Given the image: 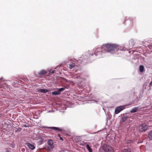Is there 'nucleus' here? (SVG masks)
Here are the masks:
<instances>
[{
	"instance_id": "f257e3e1",
	"label": "nucleus",
	"mask_w": 152,
	"mask_h": 152,
	"mask_svg": "<svg viewBox=\"0 0 152 152\" xmlns=\"http://www.w3.org/2000/svg\"><path fill=\"white\" fill-rule=\"evenodd\" d=\"M118 46L115 44L107 43L103 44L102 48H97L94 49L93 53H90L89 51L86 53L82 62L84 64L91 63L95 59L103 57L106 53H112Z\"/></svg>"
},
{
	"instance_id": "f03ea898",
	"label": "nucleus",
	"mask_w": 152,
	"mask_h": 152,
	"mask_svg": "<svg viewBox=\"0 0 152 152\" xmlns=\"http://www.w3.org/2000/svg\"><path fill=\"white\" fill-rule=\"evenodd\" d=\"M101 148L104 152H114L112 147L109 145L105 144L102 146Z\"/></svg>"
},
{
	"instance_id": "7ed1b4c3",
	"label": "nucleus",
	"mask_w": 152,
	"mask_h": 152,
	"mask_svg": "<svg viewBox=\"0 0 152 152\" xmlns=\"http://www.w3.org/2000/svg\"><path fill=\"white\" fill-rule=\"evenodd\" d=\"M54 142L52 139H50L48 140L47 142L48 145L46 146V148L48 151H50L53 149L54 147Z\"/></svg>"
},
{
	"instance_id": "20e7f679",
	"label": "nucleus",
	"mask_w": 152,
	"mask_h": 152,
	"mask_svg": "<svg viewBox=\"0 0 152 152\" xmlns=\"http://www.w3.org/2000/svg\"><path fill=\"white\" fill-rule=\"evenodd\" d=\"M126 108V106L121 105L116 107L115 110V114H117Z\"/></svg>"
},
{
	"instance_id": "39448f33",
	"label": "nucleus",
	"mask_w": 152,
	"mask_h": 152,
	"mask_svg": "<svg viewBox=\"0 0 152 152\" xmlns=\"http://www.w3.org/2000/svg\"><path fill=\"white\" fill-rule=\"evenodd\" d=\"M127 17H126L124 19L123 23L125 24L126 21H127L128 26L129 28L132 27L133 24V18H129L128 19H127Z\"/></svg>"
},
{
	"instance_id": "423d86ee",
	"label": "nucleus",
	"mask_w": 152,
	"mask_h": 152,
	"mask_svg": "<svg viewBox=\"0 0 152 152\" xmlns=\"http://www.w3.org/2000/svg\"><path fill=\"white\" fill-rule=\"evenodd\" d=\"M134 96L135 99H133L132 102H130V103L128 104L127 105V106H130L133 104H138V102L139 100L141 99V96L140 95L139 98L138 97V96Z\"/></svg>"
},
{
	"instance_id": "0eeeda50",
	"label": "nucleus",
	"mask_w": 152,
	"mask_h": 152,
	"mask_svg": "<svg viewBox=\"0 0 152 152\" xmlns=\"http://www.w3.org/2000/svg\"><path fill=\"white\" fill-rule=\"evenodd\" d=\"M148 128V125L145 124H142L139 126V130L141 132H145L147 130Z\"/></svg>"
},
{
	"instance_id": "6e6552de",
	"label": "nucleus",
	"mask_w": 152,
	"mask_h": 152,
	"mask_svg": "<svg viewBox=\"0 0 152 152\" xmlns=\"http://www.w3.org/2000/svg\"><path fill=\"white\" fill-rule=\"evenodd\" d=\"M2 79H3L2 77H1L0 78V86L5 88H9V87L8 86V85L7 83H5L4 81H2Z\"/></svg>"
},
{
	"instance_id": "1a4fd4ad",
	"label": "nucleus",
	"mask_w": 152,
	"mask_h": 152,
	"mask_svg": "<svg viewBox=\"0 0 152 152\" xmlns=\"http://www.w3.org/2000/svg\"><path fill=\"white\" fill-rule=\"evenodd\" d=\"M48 128L49 129L56 131L57 132H62L63 131H64V129H62L61 128L59 127L52 126L48 127Z\"/></svg>"
},
{
	"instance_id": "9d476101",
	"label": "nucleus",
	"mask_w": 152,
	"mask_h": 152,
	"mask_svg": "<svg viewBox=\"0 0 152 152\" xmlns=\"http://www.w3.org/2000/svg\"><path fill=\"white\" fill-rule=\"evenodd\" d=\"M37 91L41 93H46L50 91V89L39 88L37 89Z\"/></svg>"
},
{
	"instance_id": "9b49d317",
	"label": "nucleus",
	"mask_w": 152,
	"mask_h": 152,
	"mask_svg": "<svg viewBox=\"0 0 152 152\" xmlns=\"http://www.w3.org/2000/svg\"><path fill=\"white\" fill-rule=\"evenodd\" d=\"M18 80H16L15 82H13L11 80H7V81H9L10 82L12 83V85L13 86H17L18 85H21V81H22L21 80H20V81L18 80Z\"/></svg>"
},
{
	"instance_id": "f8f14e48",
	"label": "nucleus",
	"mask_w": 152,
	"mask_h": 152,
	"mask_svg": "<svg viewBox=\"0 0 152 152\" xmlns=\"http://www.w3.org/2000/svg\"><path fill=\"white\" fill-rule=\"evenodd\" d=\"M44 140L42 137H40L37 140V144L38 145H40L43 143Z\"/></svg>"
},
{
	"instance_id": "ddd939ff",
	"label": "nucleus",
	"mask_w": 152,
	"mask_h": 152,
	"mask_svg": "<svg viewBox=\"0 0 152 152\" xmlns=\"http://www.w3.org/2000/svg\"><path fill=\"white\" fill-rule=\"evenodd\" d=\"M141 109L139 107H135L133 108L132 110L130 111V112L131 113H134L138 111L139 112Z\"/></svg>"
},
{
	"instance_id": "4468645a",
	"label": "nucleus",
	"mask_w": 152,
	"mask_h": 152,
	"mask_svg": "<svg viewBox=\"0 0 152 152\" xmlns=\"http://www.w3.org/2000/svg\"><path fill=\"white\" fill-rule=\"evenodd\" d=\"M47 73V72L46 70L44 69H43L38 72V74L40 76H42L46 74Z\"/></svg>"
},
{
	"instance_id": "2eb2a0df",
	"label": "nucleus",
	"mask_w": 152,
	"mask_h": 152,
	"mask_svg": "<svg viewBox=\"0 0 152 152\" xmlns=\"http://www.w3.org/2000/svg\"><path fill=\"white\" fill-rule=\"evenodd\" d=\"M84 144H85V147L88 151V152H93L92 148L91 146H90L88 144L84 143Z\"/></svg>"
},
{
	"instance_id": "dca6fc26",
	"label": "nucleus",
	"mask_w": 152,
	"mask_h": 152,
	"mask_svg": "<svg viewBox=\"0 0 152 152\" xmlns=\"http://www.w3.org/2000/svg\"><path fill=\"white\" fill-rule=\"evenodd\" d=\"M26 145L31 150H33L35 148V147L31 143H27Z\"/></svg>"
},
{
	"instance_id": "f3484780",
	"label": "nucleus",
	"mask_w": 152,
	"mask_h": 152,
	"mask_svg": "<svg viewBox=\"0 0 152 152\" xmlns=\"http://www.w3.org/2000/svg\"><path fill=\"white\" fill-rule=\"evenodd\" d=\"M144 44L146 45V47H148L149 49H152V43H149L147 41L145 42Z\"/></svg>"
},
{
	"instance_id": "a211bd4d",
	"label": "nucleus",
	"mask_w": 152,
	"mask_h": 152,
	"mask_svg": "<svg viewBox=\"0 0 152 152\" xmlns=\"http://www.w3.org/2000/svg\"><path fill=\"white\" fill-rule=\"evenodd\" d=\"M51 94L52 95L54 96L59 95L61 94L58 89H57L56 90L52 92Z\"/></svg>"
},
{
	"instance_id": "6ab92c4d",
	"label": "nucleus",
	"mask_w": 152,
	"mask_h": 152,
	"mask_svg": "<svg viewBox=\"0 0 152 152\" xmlns=\"http://www.w3.org/2000/svg\"><path fill=\"white\" fill-rule=\"evenodd\" d=\"M145 67L143 65H141L140 66L139 71L140 72L142 73L145 71Z\"/></svg>"
},
{
	"instance_id": "aec40b11",
	"label": "nucleus",
	"mask_w": 152,
	"mask_h": 152,
	"mask_svg": "<svg viewBox=\"0 0 152 152\" xmlns=\"http://www.w3.org/2000/svg\"><path fill=\"white\" fill-rule=\"evenodd\" d=\"M128 117L127 116H125L124 114H123V116L121 118L122 121L123 122H124L126 119L128 118Z\"/></svg>"
},
{
	"instance_id": "412c9836",
	"label": "nucleus",
	"mask_w": 152,
	"mask_h": 152,
	"mask_svg": "<svg viewBox=\"0 0 152 152\" xmlns=\"http://www.w3.org/2000/svg\"><path fill=\"white\" fill-rule=\"evenodd\" d=\"M69 67L70 69H72L75 67L77 66L74 63H72L71 64H69Z\"/></svg>"
},
{
	"instance_id": "4be33fe9",
	"label": "nucleus",
	"mask_w": 152,
	"mask_h": 152,
	"mask_svg": "<svg viewBox=\"0 0 152 152\" xmlns=\"http://www.w3.org/2000/svg\"><path fill=\"white\" fill-rule=\"evenodd\" d=\"M148 137L150 140H152V130L149 132Z\"/></svg>"
},
{
	"instance_id": "5701e85b",
	"label": "nucleus",
	"mask_w": 152,
	"mask_h": 152,
	"mask_svg": "<svg viewBox=\"0 0 152 152\" xmlns=\"http://www.w3.org/2000/svg\"><path fill=\"white\" fill-rule=\"evenodd\" d=\"M57 89L58 90L59 93L61 94V92L65 90V88L63 87L60 88H57Z\"/></svg>"
},
{
	"instance_id": "b1692460",
	"label": "nucleus",
	"mask_w": 152,
	"mask_h": 152,
	"mask_svg": "<svg viewBox=\"0 0 152 152\" xmlns=\"http://www.w3.org/2000/svg\"><path fill=\"white\" fill-rule=\"evenodd\" d=\"M70 86L69 84H66L65 86H64V87L65 88V89H68L69 88Z\"/></svg>"
},
{
	"instance_id": "393cba45",
	"label": "nucleus",
	"mask_w": 152,
	"mask_h": 152,
	"mask_svg": "<svg viewBox=\"0 0 152 152\" xmlns=\"http://www.w3.org/2000/svg\"><path fill=\"white\" fill-rule=\"evenodd\" d=\"M142 88L143 91L146 88V85L145 84H144L143 85Z\"/></svg>"
},
{
	"instance_id": "a878e982",
	"label": "nucleus",
	"mask_w": 152,
	"mask_h": 152,
	"mask_svg": "<svg viewBox=\"0 0 152 152\" xmlns=\"http://www.w3.org/2000/svg\"><path fill=\"white\" fill-rule=\"evenodd\" d=\"M1 115L0 114V127H1V126L2 124V120L1 119Z\"/></svg>"
},
{
	"instance_id": "bb28decb",
	"label": "nucleus",
	"mask_w": 152,
	"mask_h": 152,
	"mask_svg": "<svg viewBox=\"0 0 152 152\" xmlns=\"http://www.w3.org/2000/svg\"><path fill=\"white\" fill-rule=\"evenodd\" d=\"M58 137H59L60 138V140L61 141L63 140V138L61 137L60 135L59 134H58Z\"/></svg>"
},
{
	"instance_id": "cd10ccee",
	"label": "nucleus",
	"mask_w": 152,
	"mask_h": 152,
	"mask_svg": "<svg viewBox=\"0 0 152 152\" xmlns=\"http://www.w3.org/2000/svg\"><path fill=\"white\" fill-rule=\"evenodd\" d=\"M84 143L87 144L86 142H83L82 143H81L80 145L85 146V144H84Z\"/></svg>"
},
{
	"instance_id": "c85d7f7f",
	"label": "nucleus",
	"mask_w": 152,
	"mask_h": 152,
	"mask_svg": "<svg viewBox=\"0 0 152 152\" xmlns=\"http://www.w3.org/2000/svg\"><path fill=\"white\" fill-rule=\"evenodd\" d=\"M22 129L21 128H18L17 129V130L18 131V132H20L21 131V130H22Z\"/></svg>"
},
{
	"instance_id": "c756f323",
	"label": "nucleus",
	"mask_w": 152,
	"mask_h": 152,
	"mask_svg": "<svg viewBox=\"0 0 152 152\" xmlns=\"http://www.w3.org/2000/svg\"><path fill=\"white\" fill-rule=\"evenodd\" d=\"M49 72H50L51 74H53L55 72V71L54 70H52L51 72L50 71H49Z\"/></svg>"
},
{
	"instance_id": "7c9ffc66",
	"label": "nucleus",
	"mask_w": 152,
	"mask_h": 152,
	"mask_svg": "<svg viewBox=\"0 0 152 152\" xmlns=\"http://www.w3.org/2000/svg\"><path fill=\"white\" fill-rule=\"evenodd\" d=\"M23 127H28L29 126L28 125H26V124H24L23 125Z\"/></svg>"
},
{
	"instance_id": "2f4dec72",
	"label": "nucleus",
	"mask_w": 152,
	"mask_h": 152,
	"mask_svg": "<svg viewBox=\"0 0 152 152\" xmlns=\"http://www.w3.org/2000/svg\"><path fill=\"white\" fill-rule=\"evenodd\" d=\"M55 111L54 110H49L48 111V113H51V112H53Z\"/></svg>"
},
{
	"instance_id": "473e14b6",
	"label": "nucleus",
	"mask_w": 152,
	"mask_h": 152,
	"mask_svg": "<svg viewBox=\"0 0 152 152\" xmlns=\"http://www.w3.org/2000/svg\"><path fill=\"white\" fill-rule=\"evenodd\" d=\"M120 49L121 50H126L124 48H122V49Z\"/></svg>"
},
{
	"instance_id": "72a5a7b5",
	"label": "nucleus",
	"mask_w": 152,
	"mask_h": 152,
	"mask_svg": "<svg viewBox=\"0 0 152 152\" xmlns=\"http://www.w3.org/2000/svg\"><path fill=\"white\" fill-rule=\"evenodd\" d=\"M6 152H10V151L8 150H7Z\"/></svg>"
},
{
	"instance_id": "f704fd0d",
	"label": "nucleus",
	"mask_w": 152,
	"mask_h": 152,
	"mask_svg": "<svg viewBox=\"0 0 152 152\" xmlns=\"http://www.w3.org/2000/svg\"><path fill=\"white\" fill-rule=\"evenodd\" d=\"M15 145H12V147L13 148H14V147H15Z\"/></svg>"
},
{
	"instance_id": "c9c22d12",
	"label": "nucleus",
	"mask_w": 152,
	"mask_h": 152,
	"mask_svg": "<svg viewBox=\"0 0 152 152\" xmlns=\"http://www.w3.org/2000/svg\"><path fill=\"white\" fill-rule=\"evenodd\" d=\"M17 132H18V131H17V130H16L15 131V133H17Z\"/></svg>"
}]
</instances>
